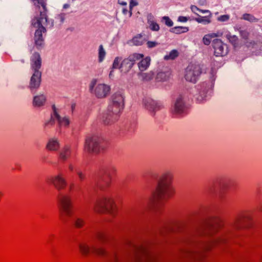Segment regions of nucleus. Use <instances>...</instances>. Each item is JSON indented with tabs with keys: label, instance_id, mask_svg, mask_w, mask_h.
Wrapping results in <instances>:
<instances>
[{
	"label": "nucleus",
	"instance_id": "28",
	"mask_svg": "<svg viewBox=\"0 0 262 262\" xmlns=\"http://www.w3.org/2000/svg\"><path fill=\"white\" fill-rule=\"evenodd\" d=\"M143 57L144 55L142 54L133 53L130 54L127 58L134 66L137 61L140 60Z\"/></svg>",
	"mask_w": 262,
	"mask_h": 262
},
{
	"label": "nucleus",
	"instance_id": "35",
	"mask_svg": "<svg viewBox=\"0 0 262 262\" xmlns=\"http://www.w3.org/2000/svg\"><path fill=\"white\" fill-rule=\"evenodd\" d=\"M242 19L249 21L250 22H257L258 21V19L256 18L253 15L248 13H245L243 14Z\"/></svg>",
	"mask_w": 262,
	"mask_h": 262
},
{
	"label": "nucleus",
	"instance_id": "37",
	"mask_svg": "<svg viewBox=\"0 0 262 262\" xmlns=\"http://www.w3.org/2000/svg\"><path fill=\"white\" fill-rule=\"evenodd\" d=\"M97 239L101 243H104L107 240V235L106 234L102 232H98L96 235Z\"/></svg>",
	"mask_w": 262,
	"mask_h": 262
},
{
	"label": "nucleus",
	"instance_id": "12",
	"mask_svg": "<svg viewBox=\"0 0 262 262\" xmlns=\"http://www.w3.org/2000/svg\"><path fill=\"white\" fill-rule=\"evenodd\" d=\"M212 46L214 49V55L216 57H223L227 54V46L221 40L219 39H214Z\"/></svg>",
	"mask_w": 262,
	"mask_h": 262
},
{
	"label": "nucleus",
	"instance_id": "31",
	"mask_svg": "<svg viewBox=\"0 0 262 262\" xmlns=\"http://www.w3.org/2000/svg\"><path fill=\"white\" fill-rule=\"evenodd\" d=\"M106 56V52L103 48V46L101 45L99 46L98 48V61L99 62H102Z\"/></svg>",
	"mask_w": 262,
	"mask_h": 262
},
{
	"label": "nucleus",
	"instance_id": "47",
	"mask_svg": "<svg viewBox=\"0 0 262 262\" xmlns=\"http://www.w3.org/2000/svg\"><path fill=\"white\" fill-rule=\"evenodd\" d=\"M178 21L180 22H186L188 20V18L185 16H180L178 17Z\"/></svg>",
	"mask_w": 262,
	"mask_h": 262
},
{
	"label": "nucleus",
	"instance_id": "4",
	"mask_svg": "<svg viewBox=\"0 0 262 262\" xmlns=\"http://www.w3.org/2000/svg\"><path fill=\"white\" fill-rule=\"evenodd\" d=\"M89 90L97 98L102 99L110 95L111 87L105 83L99 82L96 79H93L89 84Z\"/></svg>",
	"mask_w": 262,
	"mask_h": 262
},
{
	"label": "nucleus",
	"instance_id": "11",
	"mask_svg": "<svg viewBox=\"0 0 262 262\" xmlns=\"http://www.w3.org/2000/svg\"><path fill=\"white\" fill-rule=\"evenodd\" d=\"M47 182L53 185L58 190L64 189L67 185L64 175L61 172L48 177Z\"/></svg>",
	"mask_w": 262,
	"mask_h": 262
},
{
	"label": "nucleus",
	"instance_id": "9",
	"mask_svg": "<svg viewBox=\"0 0 262 262\" xmlns=\"http://www.w3.org/2000/svg\"><path fill=\"white\" fill-rule=\"evenodd\" d=\"M171 112L177 116L184 115L187 113L188 107L182 95H179L176 98L171 106Z\"/></svg>",
	"mask_w": 262,
	"mask_h": 262
},
{
	"label": "nucleus",
	"instance_id": "36",
	"mask_svg": "<svg viewBox=\"0 0 262 262\" xmlns=\"http://www.w3.org/2000/svg\"><path fill=\"white\" fill-rule=\"evenodd\" d=\"M122 62V58L120 57H116L113 61L112 68L114 69H119L121 66L120 62Z\"/></svg>",
	"mask_w": 262,
	"mask_h": 262
},
{
	"label": "nucleus",
	"instance_id": "59",
	"mask_svg": "<svg viewBox=\"0 0 262 262\" xmlns=\"http://www.w3.org/2000/svg\"><path fill=\"white\" fill-rule=\"evenodd\" d=\"M238 221H236V222L235 223V224H237V223H238Z\"/></svg>",
	"mask_w": 262,
	"mask_h": 262
},
{
	"label": "nucleus",
	"instance_id": "55",
	"mask_svg": "<svg viewBox=\"0 0 262 262\" xmlns=\"http://www.w3.org/2000/svg\"><path fill=\"white\" fill-rule=\"evenodd\" d=\"M109 76L110 77L113 76V70L111 71Z\"/></svg>",
	"mask_w": 262,
	"mask_h": 262
},
{
	"label": "nucleus",
	"instance_id": "16",
	"mask_svg": "<svg viewBox=\"0 0 262 262\" xmlns=\"http://www.w3.org/2000/svg\"><path fill=\"white\" fill-rule=\"evenodd\" d=\"M31 69L33 72H40L39 71L41 66V59L38 53H34L31 57Z\"/></svg>",
	"mask_w": 262,
	"mask_h": 262
},
{
	"label": "nucleus",
	"instance_id": "1",
	"mask_svg": "<svg viewBox=\"0 0 262 262\" xmlns=\"http://www.w3.org/2000/svg\"><path fill=\"white\" fill-rule=\"evenodd\" d=\"M36 7V10L39 12V17L36 16L32 20V25L37 28L34 35L35 45L37 48L42 47L43 45L42 33L46 32V27L51 28L53 26V20H49L47 15V9L44 0H32Z\"/></svg>",
	"mask_w": 262,
	"mask_h": 262
},
{
	"label": "nucleus",
	"instance_id": "41",
	"mask_svg": "<svg viewBox=\"0 0 262 262\" xmlns=\"http://www.w3.org/2000/svg\"><path fill=\"white\" fill-rule=\"evenodd\" d=\"M200 90L202 91V96H201V98H200V97L199 96L197 97L196 99L199 102H201L204 100L205 98L206 97V94L207 93V90L206 87L204 89H201Z\"/></svg>",
	"mask_w": 262,
	"mask_h": 262
},
{
	"label": "nucleus",
	"instance_id": "10",
	"mask_svg": "<svg viewBox=\"0 0 262 262\" xmlns=\"http://www.w3.org/2000/svg\"><path fill=\"white\" fill-rule=\"evenodd\" d=\"M201 73V68L199 65L189 64L185 70V78L188 81L195 83Z\"/></svg>",
	"mask_w": 262,
	"mask_h": 262
},
{
	"label": "nucleus",
	"instance_id": "2",
	"mask_svg": "<svg viewBox=\"0 0 262 262\" xmlns=\"http://www.w3.org/2000/svg\"><path fill=\"white\" fill-rule=\"evenodd\" d=\"M173 174L167 170L162 173L159 177L157 186L153 193V196L157 200H165L171 198L174 193L171 184Z\"/></svg>",
	"mask_w": 262,
	"mask_h": 262
},
{
	"label": "nucleus",
	"instance_id": "18",
	"mask_svg": "<svg viewBox=\"0 0 262 262\" xmlns=\"http://www.w3.org/2000/svg\"><path fill=\"white\" fill-rule=\"evenodd\" d=\"M114 116L115 113L113 111H110L108 107L107 112L103 115L102 121L106 125H111L118 120L120 114H117V118L115 120L114 119Z\"/></svg>",
	"mask_w": 262,
	"mask_h": 262
},
{
	"label": "nucleus",
	"instance_id": "48",
	"mask_svg": "<svg viewBox=\"0 0 262 262\" xmlns=\"http://www.w3.org/2000/svg\"><path fill=\"white\" fill-rule=\"evenodd\" d=\"M241 35L243 38L247 39L248 36V33L246 31H241Z\"/></svg>",
	"mask_w": 262,
	"mask_h": 262
},
{
	"label": "nucleus",
	"instance_id": "38",
	"mask_svg": "<svg viewBox=\"0 0 262 262\" xmlns=\"http://www.w3.org/2000/svg\"><path fill=\"white\" fill-rule=\"evenodd\" d=\"M84 224V221L81 218L76 217L74 219V225L77 228H81L83 226Z\"/></svg>",
	"mask_w": 262,
	"mask_h": 262
},
{
	"label": "nucleus",
	"instance_id": "42",
	"mask_svg": "<svg viewBox=\"0 0 262 262\" xmlns=\"http://www.w3.org/2000/svg\"><path fill=\"white\" fill-rule=\"evenodd\" d=\"M128 3H129V17H130L132 15L133 8L137 6L138 3L133 0H130Z\"/></svg>",
	"mask_w": 262,
	"mask_h": 262
},
{
	"label": "nucleus",
	"instance_id": "23",
	"mask_svg": "<svg viewBox=\"0 0 262 262\" xmlns=\"http://www.w3.org/2000/svg\"><path fill=\"white\" fill-rule=\"evenodd\" d=\"M46 101V97L43 95L36 96L34 97L33 104L35 107L43 106Z\"/></svg>",
	"mask_w": 262,
	"mask_h": 262
},
{
	"label": "nucleus",
	"instance_id": "25",
	"mask_svg": "<svg viewBox=\"0 0 262 262\" xmlns=\"http://www.w3.org/2000/svg\"><path fill=\"white\" fill-rule=\"evenodd\" d=\"M145 38L141 34H138L133 38L131 42L135 46L142 45L146 41Z\"/></svg>",
	"mask_w": 262,
	"mask_h": 262
},
{
	"label": "nucleus",
	"instance_id": "19",
	"mask_svg": "<svg viewBox=\"0 0 262 262\" xmlns=\"http://www.w3.org/2000/svg\"><path fill=\"white\" fill-rule=\"evenodd\" d=\"M59 148V140L55 138L49 139L46 146V149L50 151H57Z\"/></svg>",
	"mask_w": 262,
	"mask_h": 262
},
{
	"label": "nucleus",
	"instance_id": "6",
	"mask_svg": "<svg viewBox=\"0 0 262 262\" xmlns=\"http://www.w3.org/2000/svg\"><path fill=\"white\" fill-rule=\"evenodd\" d=\"M124 96L120 93H116L112 96V102L108 106L109 110L115 113L114 119L117 118V114H120L124 107Z\"/></svg>",
	"mask_w": 262,
	"mask_h": 262
},
{
	"label": "nucleus",
	"instance_id": "21",
	"mask_svg": "<svg viewBox=\"0 0 262 262\" xmlns=\"http://www.w3.org/2000/svg\"><path fill=\"white\" fill-rule=\"evenodd\" d=\"M133 67V63L130 62L126 58L122 61L120 67V70L121 73L126 74Z\"/></svg>",
	"mask_w": 262,
	"mask_h": 262
},
{
	"label": "nucleus",
	"instance_id": "14",
	"mask_svg": "<svg viewBox=\"0 0 262 262\" xmlns=\"http://www.w3.org/2000/svg\"><path fill=\"white\" fill-rule=\"evenodd\" d=\"M144 103L145 108L151 113H155L164 107L162 103L157 102L150 98L146 99L144 101Z\"/></svg>",
	"mask_w": 262,
	"mask_h": 262
},
{
	"label": "nucleus",
	"instance_id": "39",
	"mask_svg": "<svg viewBox=\"0 0 262 262\" xmlns=\"http://www.w3.org/2000/svg\"><path fill=\"white\" fill-rule=\"evenodd\" d=\"M139 251L140 254H141L143 255L144 258H145L146 260L150 261L152 258L151 256L148 254L144 249L142 248L139 249Z\"/></svg>",
	"mask_w": 262,
	"mask_h": 262
},
{
	"label": "nucleus",
	"instance_id": "7",
	"mask_svg": "<svg viewBox=\"0 0 262 262\" xmlns=\"http://www.w3.org/2000/svg\"><path fill=\"white\" fill-rule=\"evenodd\" d=\"M102 139L97 136L87 137L85 140L84 150L89 152L98 153L101 149Z\"/></svg>",
	"mask_w": 262,
	"mask_h": 262
},
{
	"label": "nucleus",
	"instance_id": "26",
	"mask_svg": "<svg viewBox=\"0 0 262 262\" xmlns=\"http://www.w3.org/2000/svg\"><path fill=\"white\" fill-rule=\"evenodd\" d=\"M220 36L219 33H211L204 35L202 41L204 45H209L211 41V39Z\"/></svg>",
	"mask_w": 262,
	"mask_h": 262
},
{
	"label": "nucleus",
	"instance_id": "32",
	"mask_svg": "<svg viewBox=\"0 0 262 262\" xmlns=\"http://www.w3.org/2000/svg\"><path fill=\"white\" fill-rule=\"evenodd\" d=\"M179 55V53L177 50H173L170 52L165 55L164 57V59L166 60H173L177 57Z\"/></svg>",
	"mask_w": 262,
	"mask_h": 262
},
{
	"label": "nucleus",
	"instance_id": "58",
	"mask_svg": "<svg viewBox=\"0 0 262 262\" xmlns=\"http://www.w3.org/2000/svg\"><path fill=\"white\" fill-rule=\"evenodd\" d=\"M112 170H114V171H115V170H116V169H115V168L114 167H112Z\"/></svg>",
	"mask_w": 262,
	"mask_h": 262
},
{
	"label": "nucleus",
	"instance_id": "34",
	"mask_svg": "<svg viewBox=\"0 0 262 262\" xmlns=\"http://www.w3.org/2000/svg\"><path fill=\"white\" fill-rule=\"evenodd\" d=\"M109 258L113 262H123V258L119 255L116 252H113L109 255Z\"/></svg>",
	"mask_w": 262,
	"mask_h": 262
},
{
	"label": "nucleus",
	"instance_id": "46",
	"mask_svg": "<svg viewBox=\"0 0 262 262\" xmlns=\"http://www.w3.org/2000/svg\"><path fill=\"white\" fill-rule=\"evenodd\" d=\"M77 174L78 178L80 181H83V180H84L85 176V174L83 173H82V171L77 170Z\"/></svg>",
	"mask_w": 262,
	"mask_h": 262
},
{
	"label": "nucleus",
	"instance_id": "5",
	"mask_svg": "<svg viewBox=\"0 0 262 262\" xmlns=\"http://www.w3.org/2000/svg\"><path fill=\"white\" fill-rule=\"evenodd\" d=\"M113 204L114 201L111 195L108 193H104L97 200L94 209L98 213L108 212L112 209Z\"/></svg>",
	"mask_w": 262,
	"mask_h": 262
},
{
	"label": "nucleus",
	"instance_id": "24",
	"mask_svg": "<svg viewBox=\"0 0 262 262\" xmlns=\"http://www.w3.org/2000/svg\"><path fill=\"white\" fill-rule=\"evenodd\" d=\"M141 60L138 63V67L141 71H145L150 64V58L146 57L145 58L141 59Z\"/></svg>",
	"mask_w": 262,
	"mask_h": 262
},
{
	"label": "nucleus",
	"instance_id": "17",
	"mask_svg": "<svg viewBox=\"0 0 262 262\" xmlns=\"http://www.w3.org/2000/svg\"><path fill=\"white\" fill-rule=\"evenodd\" d=\"M226 239L223 235H217L213 236L210 239L209 243L206 246V249L208 250L212 247L218 246L225 242Z\"/></svg>",
	"mask_w": 262,
	"mask_h": 262
},
{
	"label": "nucleus",
	"instance_id": "45",
	"mask_svg": "<svg viewBox=\"0 0 262 262\" xmlns=\"http://www.w3.org/2000/svg\"><path fill=\"white\" fill-rule=\"evenodd\" d=\"M147 46L148 48H152L156 47L157 46L159 45L158 42L157 41H147Z\"/></svg>",
	"mask_w": 262,
	"mask_h": 262
},
{
	"label": "nucleus",
	"instance_id": "29",
	"mask_svg": "<svg viewBox=\"0 0 262 262\" xmlns=\"http://www.w3.org/2000/svg\"><path fill=\"white\" fill-rule=\"evenodd\" d=\"M189 31V28L187 27L178 26L172 28L170 29V32L180 34L183 33H186Z\"/></svg>",
	"mask_w": 262,
	"mask_h": 262
},
{
	"label": "nucleus",
	"instance_id": "43",
	"mask_svg": "<svg viewBox=\"0 0 262 262\" xmlns=\"http://www.w3.org/2000/svg\"><path fill=\"white\" fill-rule=\"evenodd\" d=\"M230 19V16L229 15H222L219 16L217 18V20L221 22L227 21Z\"/></svg>",
	"mask_w": 262,
	"mask_h": 262
},
{
	"label": "nucleus",
	"instance_id": "40",
	"mask_svg": "<svg viewBox=\"0 0 262 262\" xmlns=\"http://www.w3.org/2000/svg\"><path fill=\"white\" fill-rule=\"evenodd\" d=\"M154 74L152 72L143 73L142 74V78L145 81H149L154 78Z\"/></svg>",
	"mask_w": 262,
	"mask_h": 262
},
{
	"label": "nucleus",
	"instance_id": "54",
	"mask_svg": "<svg viewBox=\"0 0 262 262\" xmlns=\"http://www.w3.org/2000/svg\"><path fill=\"white\" fill-rule=\"evenodd\" d=\"M69 7H70V5L68 4H64L63 7V9H64L69 8Z\"/></svg>",
	"mask_w": 262,
	"mask_h": 262
},
{
	"label": "nucleus",
	"instance_id": "50",
	"mask_svg": "<svg viewBox=\"0 0 262 262\" xmlns=\"http://www.w3.org/2000/svg\"><path fill=\"white\" fill-rule=\"evenodd\" d=\"M130 0H118L119 4L122 6H126Z\"/></svg>",
	"mask_w": 262,
	"mask_h": 262
},
{
	"label": "nucleus",
	"instance_id": "20",
	"mask_svg": "<svg viewBox=\"0 0 262 262\" xmlns=\"http://www.w3.org/2000/svg\"><path fill=\"white\" fill-rule=\"evenodd\" d=\"M71 153V147L68 145H65L59 152V158L62 161H66L70 157Z\"/></svg>",
	"mask_w": 262,
	"mask_h": 262
},
{
	"label": "nucleus",
	"instance_id": "52",
	"mask_svg": "<svg viewBox=\"0 0 262 262\" xmlns=\"http://www.w3.org/2000/svg\"><path fill=\"white\" fill-rule=\"evenodd\" d=\"M69 169L71 171H73L75 169L74 165L71 163L69 165Z\"/></svg>",
	"mask_w": 262,
	"mask_h": 262
},
{
	"label": "nucleus",
	"instance_id": "8",
	"mask_svg": "<svg viewBox=\"0 0 262 262\" xmlns=\"http://www.w3.org/2000/svg\"><path fill=\"white\" fill-rule=\"evenodd\" d=\"M78 247L80 252L84 256L88 255L91 253L101 257L107 255V252L103 248H97L95 246L91 247L88 244L84 242L79 243Z\"/></svg>",
	"mask_w": 262,
	"mask_h": 262
},
{
	"label": "nucleus",
	"instance_id": "53",
	"mask_svg": "<svg viewBox=\"0 0 262 262\" xmlns=\"http://www.w3.org/2000/svg\"><path fill=\"white\" fill-rule=\"evenodd\" d=\"M128 12L129 13V11H128V10L126 8H123V9H122V13L124 14H127V13Z\"/></svg>",
	"mask_w": 262,
	"mask_h": 262
},
{
	"label": "nucleus",
	"instance_id": "27",
	"mask_svg": "<svg viewBox=\"0 0 262 262\" xmlns=\"http://www.w3.org/2000/svg\"><path fill=\"white\" fill-rule=\"evenodd\" d=\"M171 73L169 72H159L157 74L156 76V80L158 81H166L170 78Z\"/></svg>",
	"mask_w": 262,
	"mask_h": 262
},
{
	"label": "nucleus",
	"instance_id": "30",
	"mask_svg": "<svg viewBox=\"0 0 262 262\" xmlns=\"http://www.w3.org/2000/svg\"><path fill=\"white\" fill-rule=\"evenodd\" d=\"M211 16H201L199 15V17L194 18V20L199 23L208 24L211 23Z\"/></svg>",
	"mask_w": 262,
	"mask_h": 262
},
{
	"label": "nucleus",
	"instance_id": "60",
	"mask_svg": "<svg viewBox=\"0 0 262 262\" xmlns=\"http://www.w3.org/2000/svg\"><path fill=\"white\" fill-rule=\"evenodd\" d=\"M2 195V193L0 192V196H1V195Z\"/></svg>",
	"mask_w": 262,
	"mask_h": 262
},
{
	"label": "nucleus",
	"instance_id": "15",
	"mask_svg": "<svg viewBox=\"0 0 262 262\" xmlns=\"http://www.w3.org/2000/svg\"><path fill=\"white\" fill-rule=\"evenodd\" d=\"M41 72L37 71L33 72L29 85V89L32 93L35 92L39 87L41 82Z\"/></svg>",
	"mask_w": 262,
	"mask_h": 262
},
{
	"label": "nucleus",
	"instance_id": "44",
	"mask_svg": "<svg viewBox=\"0 0 262 262\" xmlns=\"http://www.w3.org/2000/svg\"><path fill=\"white\" fill-rule=\"evenodd\" d=\"M163 20L165 21V24L168 27H171L173 25L172 21L168 17V16H164L163 17Z\"/></svg>",
	"mask_w": 262,
	"mask_h": 262
},
{
	"label": "nucleus",
	"instance_id": "56",
	"mask_svg": "<svg viewBox=\"0 0 262 262\" xmlns=\"http://www.w3.org/2000/svg\"><path fill=\"white\" fill-rule=\"evenodd\" d=\"M235 228L236 229H238L239 228V227L237 225H235Z\"/></svg>",
	"mask_w": 262,
	"mask_h": 262
},
{
	"label": "nucleus",
	"instance_id": "51",
	"mask_svg": "<svg viewBox=\"0 0 262 262\" xmlns=\"http://www.w3.org/2000/svg\"><path fill=\"white\" fill-rule=\"evenodd\" d=\"M199 11L200 12H202L203 13H209V16H211V14L210 12L208 10H202V9H199Z\"/></svg>",
	"mask_w": 262,
	"mask_h": 262
},
{
	"label": "nucleus",
	"instance_id": "22",
	"mask_svg": "<svg viewBox=\"0 0 262 262\" xmlns=\"http://www.w3.org/2000/svg\"><path fill=\"white\" fill-rule=\"evenodd\" d=\"M147 23L150 30L158 31L160 29L159 25L157 23L155 18L151 14L147 16Z\"/></svg>",
	"mask_w": 262,
	"mask_h": 262
},
{
	"label": "nucleus",
	"instance_id": "3",
	"mask_svg": "<svg viewBox=\"0 0 262 262\" xmlns=\"http://www.w3.org/2000/svg\"><path fill=\"white\" fill-rule=\"evenodd\" d=\"M60 220L67 223L73 214V203L72 196L69 194H61L57 199Z\"/></svg>",
	"mask_w": 262,
	"mask_h": 262
},
{
	"label": "nucleus",
	"instance_id": "49",
	"mask_svg": "<svg viewBox=\"0 0 262 262\" xmlns=\"http://www.w3.org/2000/svg\"><path fill=\"white\" fill-rule=\"evenodd\" d=\"M190 8H191V10L192 12H193L194 14L199 15L197 14L196 11H199V8H198L196 6H193V5L191 6Z\"/></svg>",
	"mask_w": 262,
	"mask_h": 262
},
{
	"label": "nucleus",
	"instance_id": "33",
	"mask_svg": "<svg viewBox=\"0 0 262 262\" xmlns=\"http://www.w3.org/2000/svg\"><path fill=\"white\" fill-rule=\"evenodd\" d=\"M226 37L234 47L236 46L238 43V38L236 36L228 33L226 34Z\"/></svg>",
	"mask_w": 262,
	"mask_h": 262
},
{
	"label": "nucleus",
	"instance_id": "13",
	"mask_svg": "<svg viewBox=\"0 0 262 262\" xmlns=\"http://www.w3.org/2000/svg\"><path fill=\"white\" fill-rule=\"evenodd\" d=\"M55 120L57 121L60 127H67L70 124V120L68 117L66 116H61L55 112L53 116H52L50 121L46 123L45 125L46 126L50 125H52L54 123V121Z\"/></svg>",
	"mask_w": 262,
	"mask_h": 262
},
{
	"label": "nucleus",
	"instance_id": "57",
	"mask_svg": "<svg viewBox=\"0 0 262 262\" xmlns=\"http://www.w3.org/2000/svg\"><path fill=\"white\" fill-rule=\"evenodd\" d=\"M137 259H138V260H140L141 258H140V257L139 256V255H138V256H137Z\"/></svg>",
	"mask_w": 262,
	"mask_h": 262
}]
</instances>
